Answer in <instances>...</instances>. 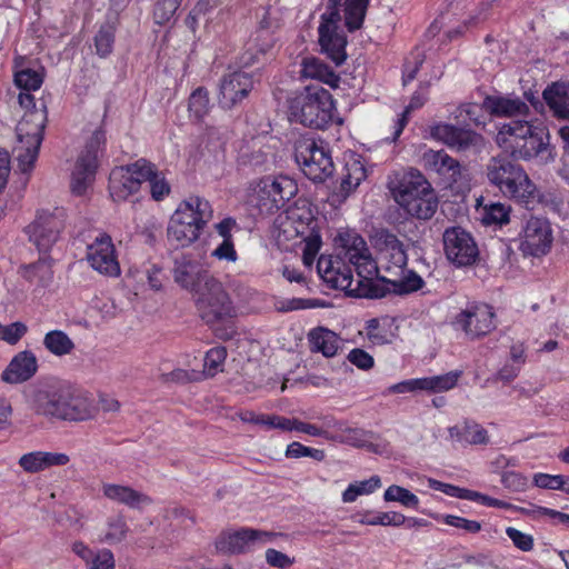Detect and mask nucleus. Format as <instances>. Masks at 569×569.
Returning <instances> with one entry per match:
<instances>
[{"label": "nucleus", "instance_id": "f257e3e1", "mask_svg": "<svg viewBox=\"0 0 569 569\" xmlns=\"http://www.w3.org/2000/svg\"><path fill=\"white\" fill-rule=\"evenodd\" d=\"M172 276L181 289L192 295L202 319L208 323L232 316L228 293L201 262L186 254L178 256L173 260Z\"/></svg>", "mask_w": 569, "mask_h": 569}, {"label": "nucleus", "instance_id": "f03ea898", "mask_svg": "<svg viewBox=\"0 0 569 569\" xmlns=\"http://www.w3.org/2000/svg\"><path fill=\"white\" fill-rule=\"evenodd\" d=\"M368 4L369 0H329L318 28L319 44L322 52L337 66L345 62L347 58V37L341 27L340 11L345 12V24L348 30L355 31L361 28Z\"/></svg>", "mask_w": 569, "mask_h": 569}, {"label": "nucleus", "instance_id": "7ed1b4c3", "mask_svg": "<svg viewBox=\"0 0 569 569\" xmlns=\"http://www.w3.org/2000/svg\"><path fill=\"white\" fill-rule=\"evenodd\" d=\"M486 178L503 197L528 207L538 199L536 184L525 169L505 156L492 157L486 166Z\"/></svg>", "mask_w": 569, "mask_h": 569}, {"label": "nucleus", "instance_id": "20e7f679", "mask_svg": "<svg viewBox=\"0 0 569 569\" xmlns=\"http://www.w3.org/2000/svg\"><path fill=\"white\" fill-rule=\"evenodd\" d=\"M395 201L409 216L419 220H429L438 208V197L425 176L415 169L403 173L391 187Z\"/></svg>", "mask_w": 569, "mask_h": 569}, {"label": "nucleus", "instance_id": "39448f33", "mask_svg": "<svg viewBox=\"0 0 569 569\" xmlns=\"http://www.w3.org/2000/svg\"><path fill=\"white\" fill-rule=\"evenodd\" d=\"M333 108L330 92L319 84H310L290 100V119L306 127L325 129L332 119Z\"/></svg>", "mask_w": 569, "mask_h": 569}, {"label": "nucleus", "instance_id": "423d86ee", "mask_svg": "<svg viewBox=\"0 0 569 569\" xmlns=\"http://www.w3.org/2000/svg\"><path fill=\"white\" fill-rule=\"evenodd\" d=\"M407 252L405 244L398 240L397 246H391L388 253L380 257V267L377 270H385L387 274L380 279L389 284V290L398 295H406L422 288L423 280L412 270H407Z\"/></svg>", "mask_w": 569, "mask_h": 569}, {"label": "nucleus", "instance_id": "0eeeda50", "mask_svg": "<svg viewBox=\"0 0 569 569\" xmlns=\"http://www.w3.org/2000/svg\"><path fill=\"white\" fill-rule=\"evenodd\" d=\"M295 159L306 177L315 182H322L333 170L329 151L313 138H300L295 144Z\"/></svg>", "mask_w": 569, "mask_h": 569}, {"label": "nucleus", "instance_id": "6e6552de", "mask_svg": "<svg viewBox=\"0 0 569 569\" xmlns=\"http://www.w3.org/2000/svg\"><path fill=\"white\" fill-rule=\"evenodd\" d=\"M298 192L296 181L287 176L266 177L254 188V202L262 213H273Z\"/></svg>", "mask_w": 569, "mask_h": 569}, {"label": "nucleus", "instance_id": "1a4fd4ad", "mask_svg": "<svg viewBox=\"0 0 569 569\" xmlns=\"http://www.w3.org/2000/svg\"><path fill=\"white\" fill-rule=\"evenodd\" d=\"M451 325L467 339H480L496 328L495 312L489 305L471 302L452 318Z\"/></svg>", "mask_w": 569, "mask_h": 569}, {"label": "nucleus", "instance_id": "9d476101", "mask_svg": "<svg viewBox=\"0 0 569 569\" xmlns=\"http://www.w3.org/2000/svg\"><path fill=\"white\" fill-rule=\"evenodd\" d=\"M106 143V134L101 130L93 132L91 138L80 152L71 177V190L76 194H82L93 182L98 169V156Z\"/></svg>", "mask_w": 569, "mask_h": 569}, {"label": "nucleus", "instance_id": "9b49d317", "mask_svg": "<svg viewBox=\"0 0 569 569\" xmlns=\"http://www.w3.org/2000/svg\"><path fill=\"white\" fill-rule=\"evenodd\" d=\"M347 259H341L333 270L332 280L329 284L335 289L346 290L352 297L359 298H382L386 296L385 288L376 282L368 276H365L363 268L357 271L358 278L353 279L352 269L346 263Z\"/></svg>", "mask_w": 569, "mask_h": 569}, {"label": "nucleus", "instance_id": "f8f14e48", "mask_svg": "<svg viewBox=\"0 0 569 569\" xmlns=\"http://www.w3.org/2000/svg\"><path fill=\"white\" fill-rule=\"evenodd\" d=\"M64 211L60 208H54L53 211L40 210L34 221L27 227L30 240L40 251L49 250L58 240L64 226Z\"/></svg>", "mask_w": 569, "mask_h": 569}, {"label": "nucleus", "instance_id": "ddd939ff", "mask_svg": "<svg viewBox=\"0 0 569 569\" xmlns=\"http://www.w3.org/2000/svg\"><path fill=\"white\" fill-rule=\"evenodd\" d=\"M443 248L447 259L458 267L471 266L479 257L478 246L472 236L461 227H451L443 232Z\"/></svg>", "mask_w": 569, "mask_h": 569}, {"label": "nucleus", "instance_id": "4468645a", "mask_svg": "<svg viewBox=\"0 0 569 569\" xmlns=\"http://www.w3.org/2000/svg\"><path fill=\"white\" fill-rule=\"evenodd\" d=\"M432 138L442 141L459 152L478 154L486 147V139L470 129L458 128L452 124L439 123L430 129Z\"/></svg>", "mask_w": 569, "mask_h": 569}, {"label": "nucleus", "instance_id": "2eb2a0df", "mask_svg": "<svg viewBox=\"0 0 569 569\" xmlns=\"http://www.w3.org/2000/svg\"><path fill=\"white\" fill-rule=\"evenodd\" d=\"M278 533L242 528L234 532H222L216 540V549L223 555H238L247 552L256 542L271 541Z\"/></svg>", "mask_w": 569, "mask_h": 569}, {"label": "nucleus", "instance_id": "dca6fc26", "mask_svg": "<svg viewBox=\"0 0 569 569\" xmlns=\"http://www.w3.org/2000/svg\"><path fill=\"white\" fill-rule=\"evenodd\" d=\"M552 231L545 218L530 217L523 227L520 248L525 254L539 257L551 247Z\"/></svg>", "mask_w": 569, "mask_h": 569}, {"label": "nucleus", "instance_id": "f3484780", "mask_svg": "<svg viewBox=\"0 0 569 569\" xmlns=\"http://www.w3.org/2000/svg\"><path fill=\"white\" fill-rule=\"evenodd\" d=\"M338 252L343 259H347L356 270L363 268L368 274H371L375 268L370 253L363 238L355 231H345L336 238Z\"/></svg>", "mask_w": 569, "mask_h": 569}, {"label": "nucleus", "instance_id": "a211bd4d", "mask_svg": "<svg viewBox=\"0 0 569 569\" xmlns=\"http://www.w3.org/2000/svg\"><path fill=\"white\" fill-rule=\"evenodd\" d=\"M87 260L90 266L101 274L118 277L120 264L114 253V246L111 237L101 234L87 248Z\"/></svg>", "mask_w": 569, "mask_h": 569}, {"label": "nucleus", "instance_id": "6ab92c4d", "mask_svg": "<svg viewBox=\"0 0 569 569\" xmlns=\"http://www.w3.org/2000/svg\"><path fill=\"white\" fill-rule=\"evenodd\" d=\"M253 89L252 74L234 71L226 74L220 81L219 103L223 109H232Z\"/></svg>", "mask_w": 569, "mask_h": 569}, {"label": "nucleus", "instance_id": "aec40b11", "mask_svg": "<svg viewBox=\"0 0 569 569\" xmlns=\"http://www.w3.org/2000/svg\"><path fill=\"white\" fill-rule=\"evenodd\" d=\"M66 385L48 386L33 393V408L38 415L64 420Z\"/></svg>", "mask_w": 569, "mask_h": 569}, {"label": "nucleus", "instance_id": "412c9836", "mask_svg": "<svg viewBox=\"0 0 569 569\" xmlns=\"http://www.w3.org/2000/svg\"><path fill=\"white\" fill-rule=\"evenodd\" d=\"M212 217L213 211L209 201L198 196H191L179 204L171 220L202 230Z\"/></svg>", "mask_w": 569, "mask_h": 569}, {"label": "nucleus", "instance_id": "4be33fe9", "mask_svg": "<svg viewBox=\"0 0 569 569\" xmlns=\"http://www.w3.org/2000/svg\"><path fill=\"white\" fill-rule=\"evenodd\" d=\"M96 413L93 399L88 392L66 385L64 420L83 421Z\"/></svg>", "mask_w": 569, "mask_h": 569}, {"label": "nucleus", "instance_id": "5701e85b", "mask_svg": "<svg viewBox=\"0 0 569 569\" xmlns=\"http://www.w3.org/2000/svg\"><path fill=\"white\" fill-rule=\"evenodd\" d=\"M69 461L70 457L63 452L31 451L22 455L18 465L28 473H38L51 467L66 466Z\"/></svg>", "mask_w": 569, "mask_h": 569}, {"label": "nucleus", "instance_id": "b1692460", "mask_svg": "<svg viewBox=\"0 0 569 569\" xmlns=\"http://www.w3.org/2000/svg\"><path fill=\"white\" fill-rule=\"evenodd\" d=\"M38 363L36 356L28 350L18 352L4 371L1 379L8 383H21L29 380L37 372Z\"/></svg>", "mask_w": 569, "mask_h": 569}, {"label": "nucleus", "instance_id": "393cba45", "mask_svg": "<svg viewBox=\"0 0 569 569\" xmlns=\"http://www.w3.org/2000/svg\"><path fill=\"white\" fill-rule=\"evenodd\" d=\"M425 168L447 177L451 182H458L462 176V167L458 160L443 150H428L422 156Z\"/></svg>", "mask_w": 569, "mask_h": 569}, {"label": "nucleus", "instance_id": "a878e982", "mask_svg": "<svg viewBox=\"0 0 569 569\" xmlns=\"http://www.w3.org/2000/svg\"><path fill=\"white\" fill-rule=\"evenodd\" d=\"M102 492L106 498L131 509H142L152 503V499L149 496L129 486L103 483Z\"/></svg>", "mask_w": 569, "mask_h": 569}, {"label": "nucleus", "instance_id": "bb28decb", "mask_svg": "<svg viewBox=\"0 0 569 569\" xmlns=\"http://www.w3.org/2000/svg\"><path fill=\"white\" fill-rule=\"evenodd\" d=\"M482 108L496 117H526L530 109L520 98H506L488 96L482 102Z\"/></svg>", "mask_w": 569, "mask_h": 569}, {"label": "nucleus", "instance_id": "cd10ccee", "mask_svg": "<svg viewBox=\"0 0 569 569\" xmlns=\"http://www.w3.org/2000/svg\"><path fill=\"white\" fill-rule=\"evenodd\" d=\"M42 141L32 138L20 137L16 133V143L12 148V156L18 162V168L22 173L30 172L36 163Z\"/></svg>", "mask_w": 569, "mask_h": 569}, {"label": "nucleus", "instance_id": "c85d7f7f", "mask_svg": "<svg viewBox=\"0 0 569 569\" xmlns=\"http://www.w3.org/2000/svg\"><path fill=\"white\" fill-rule=\"evenodd\" d=\"M109 191L114 201H123L139 191L127 166L114 168L109 177Z\"/></svg>", "mask_w": 569, "mask_h": 569}, {"label": "nucleus", "instance_id": "c756f323", "mask_svg": "<svg viewBox=\"0 0 569 569\" xmlns=\"http://www.w3.org/2000/svg\"><path fill=\"white\" fill-rule=\"evenodd\" d=\"M72 551L86 563V569H114L116 561L109 549L92 550L81 541L72 545Z\"/></svg>", "mask_w": 569, "mask_h": 569}, {"label": "nucleus", "instance_id": "7c9ffc66", "mask_svg": "<svg viewBox=\"0 0 569 569\" xmlns=\"http://www.w3.org/2000/svg\"><path fill=\"white\" fill-rule=\"evenodd\" d=\"M47 120V109L44 104H42L40 109L29 110L18 122L16 133H19L20 137L33 138L34 141H42Z\"/></svg>", "mask_w": 569, "mask_h": 569}, {"label": "nucleus", "instance_id": "2f4dec72", "mask_svg": "<svg viewBox=\"0 0 569 569\" xmlns=\"http://www.w3.org/2000/svg\"><path fill=\"white\" fill-rule=\"evenodd\" d=\"M312 352H321L325 357H333L340 348L341 339L331 330L318 327L308 333Z\"/></svg>", "mask_w": 569, "mask_h": 569}, {"label": "nucleus", "instance_id": "473e14b6", "mask_svg": "<svg viewBox=\"0 0 569 569\" xmlns=\"http://www.w3.org/2000/svg\"><path fill=\"white\" fill-rule=\"evenodd\" d=\"M543 99L558 118L569 120V83L553 82L548 86Z\"/></svg>", "mask_w": 569, "mask_h": 569}, {"label": "nucleus", "instance_id": "72a5a7b5", "mask_svg": "<svg viewBox=\"0 0 569 569\" xmlns=\"http://www.w3.org/2000/svg\"><path fill=\"white\" fill-rule=\"evenodd\" d=\"M548 139V134L543 129L538 128L527 138L518 142L510 149V153L516 159L529 160L540 154L548 146L545 141Z\"/></svg>", "mask_w": 569, "mask_h": 569}, {"label": "nucleus", "instance_id": "f704fd0d", "mask_svg": "<svg viewBox=\"0 0 569 569\" xmlns=\"http://www.w3.org/2000/svg\"><path fill=\"white\" fill-rule=\"evenodd\" d=\"M300 74L302 78L319 80L331 88H337L339 83V77L326 63L315 57L302 59Z\"/></svg>", "mask_w": 569, "mask_h": 569}, {"label": "nucleus", "instance_id": "c9c22d12", "mask_svg": "<svg viewBox=\"0 0 569 569\" xmlns=\"http://www.w3.org/2000/svg\"><path fill=\"white\" fill-rule=\"evenodd\" d=\"M537 129L538 127L530 124L527 120H511L509 123L502 124L498 132V140L511 149Z\"/></svg>", "mask_w": 569, "mask_h": 569}, {"label": "nucleus", "instance_id": "e433bc0d", "mask_svg": "<svg viewBox=\"0 0 569 569\" xmlns=\"http://www.w3.org/2000/svg\"><path fill=\"white\" fill-rule=\"evenodd\" d=\"M200 232L201 230L197 227L184 224L171 219L167 230L168 239L170 241H174L177 247H188L199 238Z\"/></svg>", "mask_w": 569, "mask_h": 569}, {"label": "nucleus", "instance_id": "4c0bfd02", "mask_svg": "<svg viewBox=\"0 0 569 569\" xmlns=\"http://www.w3.org/2000/svg\"><path fill=\"white\" fill-rule=\"evenodd\" d=\"M44 347L54 356L69 355L74 349L73 341L61 330L49 331L43 339Z\"/></svg>", "mask_w": 569, "mask_h": 569}, {"label": "nucleus", "instance_id": "58836bf2", "mask_svg": "<svg viewBox=\"0 0 569 569\" xmlns=\"http://www.w3.org/2000/svg\"><path fill=\"white\" fill-rule=\"evenodd\" d=\"M380 486L381 480L379 476H372L368 480L350 483L342 493V500L347 503L353 502L359 496L372 493Z\"/></svg>", "mask_w": 569, "mask_h": 569}, {"label": "nucleus", "instance_id": "ea45409f", "mask_svg": "<svg viewBox=\"0 0 569 569\" xmlns=\"http://www.w3.org/2000/svg\"><path fill=\"white\" fill-rule=\"evenodd\" d=\"M460 377L459 371H451L441 376L426 377L423 390L430 392H443L452 389Z\"/></svg>", "mask_w": 569, "mask_h": 569}, {"label": "nucleus", "instance_id": "a19ab883", "mask_svg": "<svg viewBox=\"0 0 569 569\" xmlns=\"http://www.w3.org/2000/svg\"><path fill=\"white\" fill-rule=\"evenodd\" d=\"M43 82V74L31 68L14 70V83L23 91L38 90Z\"/></svg>", "mask_w": 569, "mask_h": 569}, {"label": "nucleus", "instance_id": "79ce46f5", "mask_svg": "<svg viewBox=\"0 0 569 569\" xmlns=\"http://www.w3.org/2000/svg\"><path fill=\"white\" fill-rule=\"evenodd\" d=\"M383 499L388 502H400L403 507L407 508H418L419 505V499L415 493L397 485L388 487V489L385 491Z\"/></svg>", "mask_w": 569, "mask_h": 569}, {"label": "nucleus", "instance_id": "37998d69", "mask_svg": "<svg viewBox=\"0 0 569 569\" xmlns=\"http://www.w3.org/2000/svg\"><path fill=\"white\" fill-rule=\"evenodd\" d=\"M210 110L209 92L207 89L197 88L189 98V111L197 118L202 119Z\"/></svg>", "mask_w": 569, "mask_h": 569}, {"label": "nucleus", "instance_id": "c03bdc74", "mask_svg": "<svg viewBox=\"0 0 569 569\" xmlns=\"http://www.w3.org/2000/svg\"><path fill=\"white\" fill-rule=\"evenodd\" d=\"M127 167L130 170L133 180L138 182L139 189L141 188L142 182H150L158 171L157 167L146 159H139L133 163L127 164Z\"/></svg>", "mask_w": 569, "mask_h": 569}, {"label": "nucleus", "instance_id": "a18cd8bd", "mask_svg": "<svg viewBox=\"0 0 569 569\" xmlns=\"http://www.w3.org/2000/svg\"><path fill=\"white\" fill-rule=\"evenodd\" d=\"M113 41L114 28L109 23L102 24L94 37L97 53L100 57L108 56L112 50Z\"/></svg>", "mask_w": 569, "mask_h": 569}, {"label": "nucleus", "instance_id": "49530a36", "mask_svg": "<svg viewBox=\"0 0 569 569\" xmlns=\"http://www.w3.org/2000/svg\"><path fill=\"white\" fill-rule=\"evenodd\" d=\"M227 357L224 347H214L210 349L204 357V369L209 376L213 377L218 371L222 370V365Z\"/></svg>", "mask_w": 569, "mask_h": 569}, {"label": "nucleus", "instance_id": "de8ad7c7", "mask_svg": "<svg viewBox=\"0 0 569 569\" xmlns=\"http://www.w3.org/2000/svg\"><path fill=\"white\" fill-rule=\"evenodd\" d=\"M509 212L510 207L500 202H492L485 207L483 221L487 223H507L509 221Z\"/></svg>", "mask_w": 569, "mask_h": 569}, {"label": "nucleus", "instance_id": "09e8293b", "mask_svg": "<svg viewBox=\"0 0 569 569\" xmlns=\"http://www.w3.org/2000/svg\"><path fill=\"white\" fill-rule=\"evenodd\" d=\"M398 237L388 229L376 230L371 236L373 247L379 251L380 257L388 253L391 246H397Z\"/></svg>", "mask_w": 569, "mask_h": 569}, {"label": "nucleus", "instance_id": "8fccbe9b", "mask_svg": "<svg viewBox=\"0 0 569 569\" xmlns=\"http://www.w3.org/2000/svg\"><path fill=\"white\" fill-rule=\"evenodd\" d=\"M286 457L288 458H301L310 457L317 461H322L326 457L325 451L320 449L309 448L300 442H291L286 449Z\"/></svg>", "mask_w": 569, "mask_h": 569}, {"label": "nucleus", "instance_id": "3c124183", "mask_svg": "<svg viewBox=\"0 0 569 569\" xmlns=\"http://www.w3.org/2000/svg\"><path fill=\"white\" fill-rule=\"evenodd\" d=\"M488 442L487 430L475 422L463 423V443L482 445Z\"/></svg>", "mask_w": 569, "mask_h": 569}, {"label": "nucleus", "instance_id": "603ef678", "mask_svg": "<svg viewBox=\"0 0 569 569\" xmlns=\"http://www.w3.org/2000/svg\"><path fill=\"white\" fill-rule=\"evenodd\" d=\"M179 7V0H160L153 10V19L158 24L167 23Z\"/></svg>", "mask_w": 569, "mask_h": 569}, {"label": "nucleus", "instance_id": "864d4df0", "mask_svg": "<svg viewBox=\"0 0 569 569\" xmlns=\"http://www.w3.org/2000/svg\"><path fill=\"white\" fill-rule=\"evenodd\" d=\"M367 435L368 432L363 429L346 427L343 425L341 435L335 437L337 438L336 441L348 443L355 447H362L365 446Z\"/></svg>", "mask_w": 569, "mask_h": 569}, {"label": "nucleus", "instance_id": "5fc2aeb1", "mask_svg": "<svg viewBox=\"0 0 569 569\" xmlns=\"http://www.w3.org/2000/svg\"><path fill=\"white\" fill-rule=\"evenodd\" d=\"M127 531L128 526L122 517L111 518L108 521V531L104 539L109 542H120L126 538Z\"/></svg>", "mask_w": 569, "mask_h": 569}, {"label": "nucleus", "instance_id": "6e6d98bb", "mask_svg": "<svg viewBox=\"0 0 569 569\" xmlns=\"http://www.w3.org/2000/svg\"><path fill=\"white\" fill-rule=\"evenodd\" d=\"M343 259L342 256L338 252L336 257L332 256H320L317 262V270L319 276L329 283L332 280L333 270L337 264L340 263V260Z\"/></svg>", "mask_w": 569, "mask_h": 569}, {"label": "nucleus", "instance_id": "4d7b16f0", "mask_svg": "<svg viewBox=\"0 0 569 569\" xmlns=\"http://www.w3.org/2000/svg\"><path fill=\"white\" fill-rule=\"evenodd\" d=\"M28 331L27 326L17 321L8 326H2L0 330V339L10 343L16 345Z\"/></svg>", "mask_w": 569, "mask_h": 569}, {"label": "nucleus", "instance_id": "13d9d810", "mask_svg": "<svg viewBox=\"0 0 569 569\" xmlns=\"http://www.w3.org/2000/svg\"><path fill=\"white\" fill-rule=\"evenodd\" d=\"M506 533L517 549L523 552H529L533 549V537L531 535L525 533L513 527H508Z\"/></svg>", "mask_w": 569, "mask_h": 569}, {"label": "nucleus", "instance_id": "bf43d9fd", "mask_svg": "<svg viewBox=\"0 0 569 569\" xmlns=\"http://www.w3.org/2000/svg\"><path fill=\"white\" fill-rule=\"evenodd\" d=\"M501 483L511 491L521 492L528 487V478L515 471H507L501 476Z\"/></svg>", "mask_w": 569, "mask_h": 569}, {"label": "nucleus", "instance_id": "052dcab7", "mask_svg": "<svg viewBox=\"0 0 569 569\" xmlns=\"http://www.w3.org/2000/svg\"><path fill=\"white\" fill-rule=\"evenodd\" d=\"M150 193L153 200L161 201L166 196L170 193V186L166 180L162 172L159 170L154 174V178L150 180Z\"/></svg>", "mask_w": 569, "mask_h": 569}, {"label": "nucleus", "instance_id": "680f3d73", "mask_svg": "<svg viewBox=\"0 0 569 569\" xmlns=\"http://www.w3.org/2000/svg\"><path fill=\"white\" fill-rule=\"evenodd\" d=\"M426 100H427L426 96L420 92H416L411 97L409 104L406 107V109L403 110V112L401 114V118L398 121V128L395 132V136H396L395 138L399 137L400 133L402 132L405 126L408 122V117H409L410 112L412 110H416V109L422 107Z\"/></svg>", "mask_w": 569, "mask_h": 569}, {"label": "nucleus", "instance_id": "e2e57ef3", "mask_svg": "<svg viewBox=\"0 0 569 569\" xmlns=\"http://www.w3.org/2000/svg\"><path fill=\"white\" fill-rule=\"evenodd\" d=\"M241 163L253 168H261L268 160V154L261 149L242 150L240 153Z\"/></svg>", "mask_w": 569, "mask_h": 569}, {"label": "nucleus", "instance_id": "0e129e2a", "mask_svg": "<svg viewBox=\"0 0 569 569\" xmlns=\"http://www.w3.org/2000/svg\"><path fill=\"white\" fill-rule=\"evenodd\" d=\"M295 431L302 432L311 437H322L327 440H337V438L333 437V435H330L325 428L303 422L299 419H296Z\"/></svg>", "mask_w": 569, "mask_h": 569}, {"label": "nucleus", "instance_id": "69168bd1", "mask_svg": "<svg viewBox=\"0 0 569 569\" xmlns=\"http://www.w3.org/2000/svg\"><path fill=\"white\" fill-rule=\"evenodd\" d=\"M348 360L361 370H369L373 367V358L360 348L352 349L348 355Z\"/></svg>", "mask_w": 569, "mask_h": 569}, {"label": "nucleus", "instance_id": "338daca9", "mask_svg": "<svg viewBox=\"0 0 569 569\" xmlns=\"http://www.w3.org/2000/svg\"><path fill=\"white\" fill-rule=\"evenodd\" d=\"M212 256L219 260L236 262L238 254L232 239L222 240V242L212 251Z\"/></svg>", "mask_w": 569, "mask_h": 569}, {"label": "nucleus", "instance_id": "774afa93", "mask_svg": "<svg viewBox=\"0 0 569 569\" xmlns=\"http://www.w3.org/2000/svg\"><path fill=\"white\" fill-rule=\"evenodd\" d=\"M445 522L449 526L461 528L468 532L476 533L481 530V523L476 520H469L462 517L448 515L445 517Z\"/></svg>", "mask_w": 569, "mask_h": 569}]
</instances>
